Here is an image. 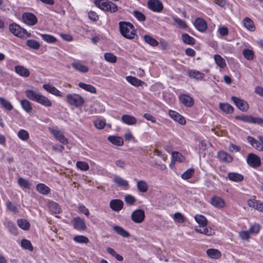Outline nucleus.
Segmentation results:
<instances>
[{
	"instance_id": "f257e3e1",
	"label": "nucleus",
	"mask_w": 263,
	"mask_h": 263,
	"mask_svg": "<svg viewBox=\"0 0 263 263\" xmlns=\"http://www.w3.org/2000/svg\"><path fill=\"white\" fill-rule=\"evenodd\" d=\"M25 93L30 100L36 102L45 107H50L52 105L51 101L46 97L41 95L36 89L34 90L27 89Z\"/></svg>"
},
{
	"instance_id": "f03ea898",
	"label": "nucleus",
	"mask_w": 263,
	"mask_h": 263,
	"mask_svg": "<svg viewBox=\"0 0 263 263\" xmlns=\"http://www.w3.org/2000/svg\"><path fill=\"white\" fill-rule=\"evenodd\" d=\"M119 25L120 32L123 37L129 40L135 38L136 30L132 24L129 22H120Z\"/></svg>"
},
{
	"instance_id": "7ed1b4c3",
	"label": "nucleus",
	"mask_w": 263,
	"mask_h": 263,
	"mask_svg": "<svg viewBox=\"0 0 263 263\" xmlns=\"http://www.w3.org/2000/svg\"><path fill=\"white\" fill-rule=\"evenodd\" d=\"M94 3L97 7L104 11L115 13L118 9L116 4L108 0H95Z\"/></svg>"
},
{
	"instance_id": "20e7f679",
	"label": "nucleus",
	"mask_w": 263,
	"mask_h": 263,
	"mask_svg": "<svg viewBox=\"0 0 263 263\" xmlns=\"http://www.w3.org/2000/svg\"><path fill=\"white\" fill-rule=\"evenodd\" d=\"M9 30L15 36L20 38H24L31 36L30 33H28L26 30L22 28L16 24H10L9 26Z\"/></svg>"
},
{
	"instance_id": "39448f33",
	"label": "nucleus",
	"mask_w": 263,
	"mask_h": 263,
	"mask_svg": "<svg viewBox=\"0 0 263 263\" xmlns=\"http://www.w3.org/2000/svg\"><path fill=\"white\" fill-rule=\"evenodd\" d=\"M66 102L70 105L79 107L84 104V100L80 95L76 93H71L68 94L66 96Z\"/></svg>"
},
{
	"instance_id": "423d86ee",
	"label": "nucleus",
	"mask_w": 263,
	"mask_h": 263,
	"mask_svg": "<svg viewBox=\"0 0 263 263\" xmlns=\"http://www.w3.org/2000/svg\"><path fill=\"white\" fill-rule=\"evenodd\" d=\"M235 119L249 123L259 125L263 124L262 119L258 117H254L251 115L237 116L235 117Z\"/></svg>"
},
{
	"instance_id": "0eeeda50",
	"label": "nucleus",
	"mask_w": 263,
	"mask_h": 263,
	"mask_svg": "<svg viewBox=\"0 0 263 263\" xmlns=\"http://www.w3.org/2000/svg\"><path fill=\"white\" fill-rule=\"evenodd\" d=\"M147 7L149 9L155 12H160L163 9V5L159 0H149Z\"/></svg>"
},
{
	"instance_id": "6e6552de",
	"label": "nucleus",
	"mask_w": 263,
	"mask_h": 263,
	"mask_svg": "<svg viewBox=\"0 0 263 263\" xmlns=\"http://www.w3.org/2000/svg\"><path fill=\"white\" fill-rule=\"evenodd\" d=\"M247 162L249 165L254 168L258 167L261 165L260 158L253 153L248 154Z\"/></svg>"
},
{
	"instance_id": "1a4fd4ad",
	"label": "nucleus",
	"mask_w": 263,
	"mask_h": 263,
	"mask_svg": "<svg viewBox=\"0 0 263 263\" xmlns=\"http://www.w3.org/2000/svg\"><path fill=\"white\" fill-rule=\"evenodd\" d=\"M23 22L29 26H33L37 22V19L35 15L32 13L25 12L22 15Z\"/></svg>"
},
{
	"instance_id": "9d476101",
	"label": "nucleus",
	"mask_w": 263,
	"mask_h": 263,
	"mask_svg": "<svg viewBox=\"0 0 263 263\" xmlns=\"http://www.w3.org/2000/svg\"><path fill=\"white\" fill-rule=\"evenodd\" d=\"M131 218L135 223H141L144 219L145 213L142 210H136L132 212Z\"/></svg>"
},
{
	"instance_id": "9b49d317",
	"label": "nucleus",
	"mask_w": 263,
	"mask_h": 263,
	"mask_svg": "<svg viewBox=\"0 0 263 263\" xmlns=\"http://www.w3.org/2000/svg\"><path fill=\"white\" fill-rule=\"evenodd\" d=\"M232 100L240 110L246 111L248 109L249 105L245 100L234 96L232 97Z\"/></svg>"
},
{
	"instance_id": "f8f14e48",
	"label": "nucleus",
	"mask_w": 263,
	"mask_h": 263,
	"mask_svg": "<svg viewBox=\"0 0 263 263\" xmlns=\"http://www.w3.org/2000/svg\"><path fill=\"white\" fill-rule=\"evenodd\" d=\"M73 227L78 231H84L86 229V225L83 219L77 217L73 218L71 221Z\"/></svg>"
},
{
	"instance_id": "ddd939ff",
	"label": "nucleus",
	"mask_w": 263,
	"mask_h": 263,
	"mask_svg": "<svg viewBox=\"0 0 263 263\" xmlns=\"http://www.w3.org/2000/svg\"><path fill=\"white\" fill-rule=\"evenodd\" d=\"M195 27L200 32H203L207 29V23L204 20L198 17L195 20L194 23Z\"/></svg>"
},
{
	"instance_id": "4468645a",
	"label": "nucleus",
	"mask_w": 263,
	"mask_h": 263,
	"mask_svg": "<svg viewBox=\"0 0 263 263\" xmlns=\"http://www.w3.org/2000/svg\"><path fill=\"white\" fill-rule=\"evenodd\" d=\"M180 101L186 107H192L194 104V99L186 94L181 95L179 97Z\"/></svg>"
},
{
	"instance_id": "2eb2a0df",
	"label": "nucleus",
	"mask_w": 263,
	"mask_h": 263,
	"mask_svg": "<svg viewBox=\"0 0 263 263\" xmlns=\"http://www.w3.org/2000/svg\"><path fill=\"white\" fill-rule=\"evenodd\" d=\"M168 114L172 119L178 122L181 125L185 124L186 121L184 117L177 112L170 110H169Z\"/></svg>"
},
{
	"instance_id": "dca6fc26",
	"label": "nucleus",
	"mask_w": 263,
	"mask_h": 263,
	"mask_svg": "<svg viewBox=\"0 0 263 263\" xmlns=\"http://www.w3.org/2000/svg\"><path fill=\"white\" fill-rule=\"evenodd\" d=\"M211 204L216 208L221 209L224 207L226 203L222 198L219 196H214L211 198Z\"/></svg>"
},
{
	"instance_id": "f3484780",
	"label": "nucleus",
	"mask_w": 263,
	"mask_h": 263,
	"mask_svg": "<svg viewBox=\"0 0 263 263\" xmlns=\"http://www.w3.org/2000/svg\"><path fill=\"white\" fill-rule=\"evenodd\" d=\"M248 205L260 212H263V202L256 199H249L248 201Z\"/></svg>"
},
{
	"instance_id": "a211bd4d",
	"label": "nucleus",
	"mask_w": 263,
	"mask_h": 263,
	"mask_svg": "<svg viewBox=\"0 0 263 263\" xmlns=\"http://www.w3.org/2000/svg\"><path fill=\"white\" fill-rule=\"evenodd\" d=\"M51 133L53 135V136L62 144H67L68 140L65 137L61 131L56 129H52L51 130Z\"/></svg>"
},
{
	"instance_id": "6ab92c4d",
	"label": "nucleus",
	"mask_w": 263,
	"mask_h": 263,
	"mask_svg": "<svg viewBox=\"0 0 263 263\" xmlns=\"http://www.w3.org/2000/svg\"><path fill=\"white\" fill-rule=\"evenodd\" d=\"M110 208L115 211H120L123 206V202L120 199H113L109 203Z\"/></svg>"
},
{
	"instance_id": "aec40b11",
	"label": "nucleus",
	"mask_w": 263,
	"mask_h": 263,
	"mask_svg": "<svg viewBox=\"0 0 263 263\" xmlns=\"http://www.w3.org/2000/svg\"><path fill=\"white\" fill-rule=\"evenodd\" d=\"M217 157L220 161L226 163H230L233 160V157L223 151H219L218 153Z\"/></svg>"
},
{
	"instance_id": "412c9836",
	"label": "nucleus",
	"mask_w": 263,
	"mask_h": 263,
	"mask_svg": "<svg viewBox=\"0 0 263 263\" xmlns=\"http://www.w3.org/2000/svg\"><path fill=\"white\" fill-rule=\"evenodd\" d=\"M247 141L254 148L258 151H263V146L261 145L260 141L259 142L251 136L247 137Z\"/></svg>"
},
{
	"instance_id": "4be33fe9",
	"label": "nucleus",
	"mask_w": 263,
	"mask_h": 263,
	"mask_svg": "<svg viewBox=\"0 0 263 263\" xmlns=\"http://www.w3.org/2000/svg\"><path fill=\"white\" fill-rule=\"evenodd\" d=\"M15 72L23 77H28L30 75L29 70L23 66L17 65L14 67Z\"/></svg>"
},
{
	"instance_id": "5701e85b",
	"label": "nucleus",
	"mask_w": 263,
	"mask_h": 263,
	"mask_svg": "<svg viewBox=\"0 0 263 263\" xmlns=\"http://www.w3.org/2000/svg\"><path fill=\"white\" fill-rule=\"evenodd\" d=\"M113 181L115 183L118 184V186L123 187L126 190L129 188L128 181L119 176H115L113 179Z\"/></svg>"
},
{
	"instance_id": "b1692460",
	"label": "nucleus",
	"mask_w": 263,
	"mask_h": 263,
	"mask_svg": "<svg viewBox=\"0 0 263 263\" xmlns=\"http://www.w3.org/2000/svg\"><path fill=\"white\" fill-rule=\"evenodd\" d=\"M43 88L48 92L55 95L57 97H61L62 95L61 92L56 88L54 86L50 84H44L43 86Z\"/></svg>"
},
{
	"instance_id": "393cba45",
	"label": "nucleus",
	"mask_w": 263,
	"mask_h": 263,
	"mask_svg": "<svg viewBox=\"0 0 263 263\" xmlns=\"http://www.w3.org/2000/svg\"><path fill=\"white\" fill-rule=\"evenodd\" d=\"M121 121L129 125H133L136 124L137 123V119L134 116L128 115H124L121 117Z\"/></svg>"
},
{
	"instance_id": "a878e982",
	"label": "nucleus",
	"mask_w": 263,
	"mask_h": 263,
	"mask_svg": "<svg viewBox=\"0 0 263 263\" xmlns=\"http://www.w3.org/2000/svg\"><path fill=\"white\" fill-rule=\"evenodd\" d=\"M187 75L190 78L197 80H202L204 77V73L196 70H189L187 71Z\"/></svg>"
},
{
	"instance_id": "bb28decb",
	"label": "nucleus",
	"mask_w": 263,
	"mask_h": 263,
	"mask_svg": "<svg viewBox=\"0 0 263 263\" xmlns=\"http://www.w3.org/2000/svg\"><path fill=\"white\" fill-rule=\"evenodd\" d=\"M229 180L234 182H240L243 180V175L235 172H230L228 174Z\"/></svg>"
},
{
	"instance_id": "cd10ccee",
	"label": "nucleus",
	"mask_w": 263,
	"mask_h": 263,
	"mask_svg": "<svg viewBox=\"0 0 263 263\" xmlns=\"http://www.w3.org/2000/svg\"><path fill=\"white\" fill-rule=\"evenodd\" d=\"M107 139L111 143L117 146H122L124 143L123 139L119 136H109Z\"/></svg>"
},
{
	"instance_id": "c85d7f7f",
	"label": "nucleus",
	"mask_w": 263,
	"mask_h": 263,
	"mask_svg": "<svg viewBox=\"0 0 263 263\" xmlns=\"http://www.w3.org/2000/svg\"><path fill=\"white\" fill-rule=\"evenodd\" d=\"M71 66L73 68L81 72L86 73L88 71V68L87 66L79 62L72 63Z\"/></svg>"
},
{
	"instance_id": "c756f323",
	"label": "nucleus",
	"mask_w": 263,
	"mask_h": 263,
	"mask_svg": "<svg viewBox=\"0 0 263 263\" xmlns=\"http://www.w3.org/2000/svg\"><path fill=\"white\" fill-rule=\"evenodd\" d=\"M207 255L211 258L218 259L220 257L221 252L215 249H209L206 250Z\"/></svg>"
},
{
	"instance_id": "7c9ffc66",
	"label": "nucleus",
	"mask_w": 263,
	"mask_h": 263,
	"mask_svg": "<svg viewBox=\"0 0 263 263\" xmlns=\"http://www.w3.org/2000/svg\"><path fill=\"white\" fill-rule=\"evenodd\" d=\"M79 86L85 90L88 91L92 93H96L97 92V90L96 88L91 85L85 84L83 82H80L79 83Z\"/></svg>"
},
{
	"instance_id": "2f4dec72",
	"label": "nucleus",
	"mask_w": 263,
	"mask_h": 263,
	"mask_svg": "<svg viewBox=\"0 0 263 263\" xmlns=\"http://www.w3.org/2000/svg\"><path fill=\"white\" fill-rule=\"evenodd\" d=\"M195 230L196 232L203 234L205 235L208 236H211L213 235L214 234V231L212 229H208L206 228L202 227V228H201V227H195Z\"/></svg>"
},
{
	"instance_id": "473e14b6",
	"label": "nucleus",
	"mask_w": 263,
	"mask_h": 263,
	"mask_svg": "<svg viewBox=\"0 0 263 263\" xmlns=\"http://www.w3.org/2000/svg\"><path fill=\"white\" fill-rule=\"evenodd\" d=\"M195 221L199 224L200 227H204L207 224L206 218L202 215H196L195 217Z\"/></svg>"
},
{
	"instance_id": "72a5a7b5",
	"label": "nucleus",
	"mask_w": 263,
	"mask_h": 263,
	"mask_svg": "<svg viewBox=\"0 0 263 263\" xmlns=\"http://www.w3.org/2000/svg\"><path fill=\"white\" fill-rule=\"evenodd\" d=\"M36 188L39 192L44 195L49 194L50 191V188L43 183L37 184L36 186Z\"/></svg>"
},
{
	"instance_id": "f704fd0d",
	"label": "nucleus",
	"mask_w": 263,
	"mask_h": 263,
	"mask_svg": "<svg viewBox=\"0 0 263 263\" xmlns=\"http://www.w3.org/2000/svg\"><path fill=\"white\" fill-rule=\"evenodd\" d=\"M243 25L245 28L250 31H254L255 26L253 21L249 17H245L243 21Z\"/></svg>"
},
{
	"instance_id": "c9c22d12",
	"label": "nucleus",
	"mask_w": 263,
	"mask_h": 263,
	"mask_svg": "<svg viewBox=\"0 0 263 263\" xmlns=\"http://www.w3.org/2000/svg\"><path fill=\"white\" fill-rule=\"evenodd\" d=\"M214 61L218 66L221 68H223L226 66L225 60L219 54H215L214 57Z\"/></svg>"
},
{
	"instance_id": "e433bc0d",
	"label": "nucleus",
	"mask_w": 263,
	"mask_h": 263,
	"mask_svg": "<svg viewBox=\"0 0 263 263\" xmlns=\"http://www.w3.org/2000/svg\"><path fill=\"white\" fill-rule=\"evenodd\" d=\"M21 105L27 112L29 113L32 110V106L31 103L28 100L23 99L21 101Z\"/></svg>"
},
{
	"instance_id": "4c0bfd02",
	"label": "nucleus",
	"mask_w": 263,
	"mask_h": 263,
	"mask_svg": "<svg viewBox=\"0 0 263 263\" xmlns=\"http://www.w3.org/2000/svg\"><path fill=\"white\" fill-rule=\"evenodd\" d=\"M113 229L118 234L123 237H128L130 236L129 233L121 227L115 226Z\"/></svg>"
},
{
	"instance_id": "58836bf2",
	"label": "nucleus",
	"mask_w": 263,
	"mask_h": 263,
	"mask_svg": "<svg viewBox=\"0 0 263 263\" xmlns=\"http://www.w3.org/2000/svg\"><path fill=\"white\" fill-rule=\"evenodd\" d=\"M137 186L139 191L142 193H145L148 190V184L143 180L138 181L137 183Z\"/></svg>"
},
{
	"instance_id": "ea45409f",
	"label": "nucleus",
	"mask_w": 263,
	"mask_h": 263,
	"mask_svg": "<svg viewBox=\"0 0 263 263\" xmlns=\"http://www.w3.org/2000/svg\"><path fill=\"white\" fill-rule=\"evenodd\" d=\"M182 40L186 44L193 45L195 44V40L187 33L182 34Z\"/></svg>"
},
{
	"instance_id": "a19ab883",
	"label": "nucleus",
	"mask_w": 263,
	"mask_h": 263,
	"mask_svg": "<svg viewBox=\"0 0 263 263\" xmlns=\"http://www.w3.org/2000/svg\"><path fill=\"white\" fill-rule=\"evenodd\" d=\"M219 108L227 114H231L234 110L233 107L228 103H220Z\"/></svg>"
},
{
	"instance_id": "79ce46f5",
	"label": "nucleus",
	"mask_w": 263,
	"mask_h": 263,
	"mask_svg": "<svg viewBox=\"0 0 263 263\" xmlns=\"http://www.w3.org/2000/svg\"><path fill=\"white\" fill-rule=\"evenodd\" d=\"M144 41L153 47L157 46L159 44L158 41H157L154 38L149 35H145L144 36Z\"/></svg>"
},
{
	"instance_id": "37998d69",
	"label": "nucleus",
	"mask_w": 263,
	"mask_h": 263,
	"mask_svg": "<svg viewBox=\"0 0 263 263\" xmlns=\"http://www.w3.org/2000/svg\"><path fill=\"white\" fill-rule=\"evenodd\" d=\"M173 20H174L175 24L177 25L178 27L183 29L187 28V25L186 22L181 18L177 17H173Z\"/></svg>"
},
{
	"instance_id": "c03bdc74",
	"label": "nucleus",
	"mask_w": 263,
	"mask_h": 263,
	"mask_svg": "<svg viewBox=\"0 0 263 263\" xmlns=\"http://www.w3.org/2000/svg\"><path fill=\"white\" fill-rule=\"evenodd\" d=\"M49 208L50 210L55 214H59L61 212L60 206L55 202H50L49 204Z\"/></svg>"
},
{
	"instance_id": "a18cd8bd",
	"label": "nucleus",
	"mask_w": 263,
	"mask_h": 263,
	"mask_svg": "<svg viewBox=\"0 0 263 263\" xmlns=\"http://www.w3.org/2000/svg\"><path fill=\"white\" fill-rule=\"evenodd\" d=\"M0 104L7 110L10 111L13 109V106L11 103L3 97H0Z\"/></svg>"
},
{
	"instance_id": "49530a36",
	"label": "nucleus",
	"mask_w": 263,
	"mask_h": 263,
	"mask_svg": "<svg viewBox=\"0 0 263 263\" xmlns=\"http://www.w3.org/2000/svg\"><path fill=\"white\" fill-rule=\"evenodd\" d=\"M26 45L30 48L35 50L38 49L40 47L39 42L34 40H28L26 41Z\"/></svg>"
},
{
	"instance_id": "de8ad7c7",
	"label": "nucleus",
	"mask_w": 263,
	"mask_h": 263,
	"mask_svg": "<svg viewBox=\"0 0 263 263\" xmlns=\"http://www.w3.org/2000/svg\"><path fill=\"white\" fill-rule=\"evenodd\" d=\"M126 80L132 85L135 86H139L141 85L142 82L140 80L132 76H128L126 78Z\"/></svg>"
},
{
	"instance_id": "09e8293b",
	"label": "nucleus",
	"mask_w": 263,
	"mask_h": 263,
	"mask_svg": "<svg viewBox=\"0 0 263 263\" xmlns=\"http://www.w3.org/2000/svg\"><path fill=\"white\" fill-rule=\"evenodd\" d=\"M18 226L23 230H27L30 228V223L26 220L20 219L17 220Z\"/></svg>"
},
{
	"instance_id": "8fccbe9b",
	"label": "nucleus",
	"mask_w": 263,
	"mask_h": 263,
	"mask_svg": "<svg viewBox=\"0 0 263 263\" xmlns=\"http://www.w3.org/2000/svg\"><path fill=\"white\" fill-rule=\"evenodd\" d=\"M242 54L245 58L249 61H251L254 58V53L252 50L244 49L242 51Z\"/></svg>"
},
{
	"instance_id": "3c124183",
	"label": "nucleus",
	"mask_w": 263,
	"mask_h": 263,
	"mask_svg": "<svg viewBox=\"0 0 263 263\" xmlns=\"http://www.w3.org/2000/svg\"><path fill=\"white\" fill-rule=\"evenodd\" d=\"M6 224L8 228L9 231L11 234L14 235H16L17 234V228L13 223L10 221L8 220L6 222Z\"/></svg>"
},
{
	"instance_id": "603ef678",
	"label": "nucleus",
	"mask_w": 263,
	"mask_h": 263,
	"mask_svg": "<svg viewBox=\"0 0 263 263\" xmlns=\"http://www.w3.org/2000/svg\"><path fill=\"white\" fill-rule=\"evenodd\" d=\"M18 185L24 189H29L30 188V183L23 178H20L17 180Z\"/></svg>"
},
{
	"instance_id": "864d4df0",
	"label": "nucleus",
	"mask_w": 263,
	"mask_h": 263,
	"mask_svg": "<svg viewBox=\"0 0 263 263\" xmlns=\"http://www.w3.org/2000/svg\"><path fill=\"white\" fill-rule=\"evenodd\" d=\"M21 246L25 249H27L30 251H32L33 247L31 245V242L26 239H22L21 241Z\"/></svg>"
},
{
	"instance_id": "5fc2aeb1",
	"label": "nucleus",
	"mask_w": 263,
	"mask_h": 263,
	"mask_svg": "<svg viewBox=\"0 0 263 263\" xmlns=\"http://www.w3.org/2000/svg\"><path fill=\"white\" fill-rule=\"evenodd\" d=\"M73 239L74 241L80 243H87L89 242L88 238L83 235H76Z\"/></svg>"
},
{
	"instance_id": "6e6d98bb",
	"label": "nucleus",
	"mask_w": 263,
	"mask_h": 263,
	"mask_svg": "<svg viewBox=\"0 0 263 263\" xmlns=\"http://www.w3.org/2000/svg\"><path fill=\"white\" fill-rule=\"evenodd\" d=\"M43 40L48 43H53L57 41V39L53 36L47 34H41Z\"/></svg>"
},
{
	"instance_id": "4d7b16f0",
	"label": "nucleus",
	"mask_w": 263,
	"mask_h": 263,
	"mask_svg": "<svg viewBox=\"0 0 263 263\" xmlns=\"http://www.w3.org/2000/svg\"><path fill=\"white\" fill-rule=\"evenodd\" d=\"M93 125L96 128L98 129H102L106 125L105 120L98 119L93 121Z\"/></svg>"
},
{
	"instance_id": "13d9d810",
	"label": "nucleus",
	"mask_w": 263,
	"mask_h": 263,
	"mask_svg": "<svg viewBox=\"0 0 263 263\" xmlns=\"http://www.w3.org/2000/svg\"><path fill=\"white\" fill-rule=\"evenodd\" d=\"M104 59L108 62L114 63L117 61V57L112 53L107 52L104 54Z\"/></svg>"
},
{
	"instance_id": "bf43d9fd",
	"label": "nucleus",
	"mask_w": 263,
	"mask_h": 263,
	"mask_svg": "<svg viewBox=\"0 0 263 263\" xmlns=\"http://www.w3.org/2000/svg\"><path fill=\"white\" fill-rule=\"evenodd\" d=\"M17 136L20 139L23 141L27 140L29 137V133L24 129L20 130L18 132Z\"/></svg>"
},
{
	"instance_id": "052dcab7",
	"label": "nucleus",
	"mask_w": 263,
	"mask_h": 263,
	"mask_svg": "<svg viewBox=\"0 0 263 263\" xmlns=\"http://www.w3.org/2000/svg\"><path fill=\"white\" fill-rule=\"evenodd\" d=\"M194 173V170L193 168H189L181 175V178L184 180L189 179L192 177Z\"/></svg>"
},
{
	"instance_id": "680f3d73",
	"label": "nucleus",
	"mask_w": 263,
	"mask_h": 263,
	"mask_svg": "<svg viewBox=\"0 0 263 263\" xmlns=\"http://www.w3.org/2000/svg\"><path fill=\"white\" fill-rule=\"evenodd\" d=\"M77 167L81 171H87L89 168L88 164L84 161H78L76 163Z\"/></svg>"
},
{
	"instance_id": "e2e57ef3",
	"label": "nucleus",
	"mask_w": 263,
	"mask_h": 263,
	"mask_svg": "<svg viewBox=\"0 0 263 263\" xmlns=\"http://www.w3.org/2000/svg\"><path fill=\"white\" fill-rule=\"evenodd\" d=\"M172 155L173 159L175 161L182 162L184 160V157L179 152H172Z\"/></svg>"
},
{
	"instance_id": "0e129e2a",
	"label": "nucleus",
	"mask_w": 263,
	"mask_h": 263,
	"mask_svg": "<svg viewBox=\"0 0 263 263\" xmlns=\"http://www.w3.org/2000/svg\"><path fill=\"white\" fill-rule=\"evenodd\" d=\"M133 14L135 17L140 22H144L146 19L144 14L138 10L134 11Z\"/></svg>"
},
{
	"instance_id": "69168bd1",
	"label": "nucleus",
	"mask_w": 263,
	"mask_h": 263,
	"mask_svg": "<svg viewBox=\"0 0 263 263\" xmlns=\"http://www.w3.org/2000/svg\"><path fill=\"white\" fill-rule=\"evenodd\" d=\"M174 219L175 221L178 223H183L184 221L185 218L183 215L179 212H177L174 215Z\"/></svg>"
},
{
	"instance_id": "338daca9",
	"label": "nucleus",
	"mask_w": 263,
	"mask_h": 263,
	"mask_svg": "<svg viewBox=\"0 0 263 263\" xmlns=\"http://www.w3.org/2000/svg\"><path fill=\"white\" fill-rule=\"evenodd\" d=\"M6 206L9 211L13 212L14 213H17L18 212L16 205L10 201L6 202Z\"/></svg>"
},
{
	"instance_id": "774afa93",
	"label": "nucleus",
	"mask_w": 263,
	"mask_h": 263,
	"mask_svg": "<svg viewBox=\"0 0 263 263\" xmlns=\"http://www.w3.org/2000/svg\"><path fill=\"white\" fill-rule=\"evenodd\" d=\"M125 202L129 204V205H133L136 202V198L130 195H127L125 196L124 198Z\"/></svg>"
}]
</instances>
